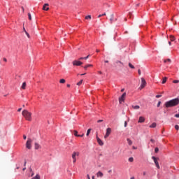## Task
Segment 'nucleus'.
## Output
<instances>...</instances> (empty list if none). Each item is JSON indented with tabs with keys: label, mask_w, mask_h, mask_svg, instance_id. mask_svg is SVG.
<instances>
[{
	"label": "nucleus",
	"mask_w": 179,
	"mask_h": 179,
	"mask_svg": "<svg viewBox=\"0 0 179 179\" xmlns=\"http://www.w3.org/2000/svg\"><path fill=\"white\" fill-rule=\"evenodd\" d=\"M179 104V98H176L168 101L165 103L164 106L166 108H170V107H176Z\"/></svg>",
	"instance_id": "f257e3e1"
},
{
	"label": "nucleus",
	"mask_w": 179,
	"mask_h": 179,
	"mask_svg": "<svg viewBox=\"0 0 179 179\" xmlns=\"http://www.w3.org/2000/svg\"><path fill=\"white\" fill-rule=\"evenodd\" d=\"M22 114L27 121H31V113L29 112V110H24Z\"/></svg>",
	"instance_id": "f03ea898"
},
{
	"label": "nucleus",
	"mask_w": 179,
	"mask_h": 179,
	"mask_svg": "<svg viewBox=\"0 0 179 179\" xmlns=\"http://www.w3.org/2000/svg\"><path fill=\"white\" fill-rule=\"evenodd\" d=\"M31 143H33V140L31 138H28L27 143H26V148L27 149H31Z\"/></svg>",
	"instance_id": "7ed1b4c3"
},
{
	"label": "nucleus",
	"mask_w": 179,
	"mask_h": 179,
	"mask_svg": "<svg viewBox=\"0 0 179 179\" xmlns=\"http://www.w3.org/2000/svg\"><path fill=\"white\" fill-rule=\"evenodd\" d=\"M76 156H79V152H73L72 154L73 163H76Z\"/></svg>",
	"instance_id": "20e7f679"
},
{
	"label": "nucleus",
	"mask_w": 179,
	"mask_h": 179,
	"mask_svg": "<svg viewBox=\"0 0 179 179\" xmlns=\"http://www.w3.org/2000/svg\"><path fill=\"white\" fill-rule=\"evenodd\" d=\"M110 134H111V128L108 127L106 129V132L104 136V138L107 139V138H108V136H110Z\"/></svg>",
	"instance_id": "39448f33"
},
{
	"label": "nucleus",
	"mask_w": 179,
	"mask_h": 179,
	"mask_svg": "<svg viewBox=\"0 0 179 179\" xmlns=\"http://www.w3.org/2000/svg\"><path fill=\"white\" fill-rule=\"evenodd\" d=\"M152 159L154 160L156 167L160 169V165H159V162L157 161L159 159H157L156 157H152Z\"/></svg>",
	"instance_id": "423d86ee"
},
{
	"label": "nucleus",
	"mask_w": 179,
	"mask_h": 179,
	"mask_svg": "<svg viewBox=\"0 0 179 179\" xmlns=\"http://www.w3.org/2000/svg\"><path fill=\"white\" fill-rule=\"evenodd\" d=\"M83 64V62H80V61H78V60H74L73 62V65L76 66H80V65H82Z\"/></svg>",
	"instance_id": "0eeeda50"
},
{
	"label": "nucleus",
	"mask_w": 179,
	"mask_h": 179,
	"mask_svg": "<svg viewBox=\"0 0 179 179\" xmlns=\"http://www.w3.org/2000/svg\"><path fill=\"white\" fill-rule=\"evenodd\" d=\"M73 134L78 138H83V136H85V134H82L81 135L80 134H78V131H76V130L73 131Z\"/></svg>",
	"instance_id": "6e6552de"
},
{
	"label": "nucleus",
	"mask_w": 179,
	"mask_h": 179,
	"mask_svg": "<svg viewBox=\"0 0 179 179\" xmlns=\"http://www.w3.org/2000/svg\"><path fill=\"white\" fill-rule=\"evenodd\" d=\"M145 86H146V80H145V78H141V89H143Z\"/></svg>",
	"instance_id": "1a4fd4ad"
},
{
	"label": "nucleus",
	"mask_w": 179,
	"mask_h": 179,
	"mask_svg": "<svg viewBox=\"0 0 179 179\" xmlns=\"http://www.w3.org/2000/svg\"><path fill=\"white\" fill-rule=\"evenodd\" d=\"M127 96V93H123L121 97L119 99L120 103H122V101H124L125 96Z\"/></svg>",
	"instance_id": "9d476101"
},
{
	"label": "nucleus",
	"mask_w": 179,
	"mask_h": 179,
	"mask_svg": "<svg viewBox=\"0 0 179 179\" xmlns=\"http://www.w3.org/2000/svg\"><path fill=\"white\" fill-rule=\"evenodd\" d=\"M96 141L100 146H103L104 145V143H103V141L99 138V136H96Z\"/></svg>",
	"instance_id": "9b49d317"
},
{
	"label": "nucleus",
	"mask_w": 179,
	"mask_h": 179,
	"mask_svg": "<svg viewBox=\"0 0 179 179\" xmlns=\"http://www.w3.org/2000/svg\"><path fill=\"white\" fill-rule=\"evenodd\" d=\"M48 3H45L43 7V10H49L50 8H48Z\"/></svg>",
	"instance_id": "f8f14e48"
},
{
	"label": "nucleus",
	"mask_w": 179,
	"mask_h": 179,
	"mask_svg": "<svg viewBox=\"0 0 179 179\" xmlns=\"http://www.w3.org/2000/svg\"><path fill=\"white\" fill-rule=\"evenodd\" d=\"M138 122L142 124V122H145V117H140L139 119H138Z\"/></svg>",
	"instance_id": "ddd939ff"
},
{
	"label": "nucleus",
	"mask_w": 179,
	"mask_h": 179,
	"mask_svg": "<svg viewBox=\"0 0 179 179\" xmlns=\"http://www.w3.org/2000/svg\"><path fill=\"white\" fill-rule=\"evenodd\" d=\"M35 149L37 150L38 149H41V145L40 144L35 143Z\"/></svg>",
	"instance_id": "4468645a"
},
{
	"label": "nucleus",
	"mask_w": 179,
	"mask_h": 179,
	"mask_svg": "<svg viewBox=\"0 0 179 179\" xmlns=\"http://www.w3.org/2000/svg\"><path fill=\"white\" fill-rule=\"evenodd\" d=\"M103 176H104V174H103V173L101 171H99L96 173L97 177H101H101H103Z\"/></svg>",
	"instance_id": "2eb2a0df"
},
{
	"label": "nucleus",
	"mask_w": 179,
	"mask_h": 179,
	"mask_svg": "<svg viewBox=\"0 0 179 179\" xmlns=\"http://www.w3.org/2000/svg\"><path fill=\"white\" fill-rule=\"evenodd\" d=\"M131 107L134 110H139V108H141V107L138 105L132 106Z\"/></svg>",
	"instance_id": "dca6fc26"
},
{
	"label": "nucleus",
	"mask_w": 179,
	"mask_h": 179,
	"mask_svg": "<svg viewBox=\"0 0 179 179\" xmlns=\"http://www.w3.org/2000/svg\"><path fill=\"white\" fill-rule=\"evenodd\" d=\"M110 23H113L114 21V14L110 15Z\"/></svg>",
	"instance_id": "f3484780"
},
{
	"label": "nucleus",
	"mask_w": 179,
	"mask_h": 179,
	"mask_svg": "<svg viewBox=\"0 0 179 179\" xmlns=\"http://www.w3.org/2000/svg\"><path fill=\"white\" fill-rule=\"evenodd\" d=\"M169 38H170L171 41H174L176 40V37H174V36H173V35H171L169 36Z\"/></svg>",
	"instance_id": "a211bd4d"
},
{
	"label": "nucleus",
	"mask_w": 179,
	"mask_h": 179,
	"mask_svg": "<svg viewBox=\"0 0 179 179\" xmlns=\"http://www.w3.org/2000/svg\"><path fill=\"white\" fill-rule=\"evenodd\" d=\"M164 64H166V63H169V64H171V59H164Z\"/></svg>",
	"instance_id": "6ab92c4d"
},
{
	"label": "nucleus",
	"mask_w": 179,
	"mask_h": 179,
	"mask_svg": "<svg viewBox=\"0 0 179 179\" xmlns=\"http://www.w3.org/2000/svg\"><path fill=\"white\" fill-rule=\"evenodd\" d=\"M21 88L23 89V90H26V82L22 83Z\"/></svg>",
	"instance_id": "aec40b11"
},
{
	"label": "nucleus",
	"mask_w": 179,
	"mask_h": 179,
	"mask_svg": "<svg viewBox=\"0 0 179 179\" xmlns=\"http://www.w3.org/2000/svg\"><path fill=\"white\" fill-rule=\"evenodd\" d=\"M166 82H167V77L163 78L162 85H164V83H166Z\"/></svg>",
	"instance_id": "412c9836"
},
{
	"label": "nucleus",
	"mask_w": 179,
	"mask_h": 179,
	"mask_svg": "<svg viewBox=\"0 0 179 179\" xmlns=\"http://www.w3.org/2000/svg\"><path fill=\"white\" fill-rule=\"evenodd\" d=\"M127 141L128 144L129 145V146H131L132 145V141H131V139H129V138H127Z\"/></svg>",
	"instance_id": "4be33fe9"
},
{
	"label": "nucleus",
	"mask_w": 179,
	"mask_h": 179,
	"mask_svg": "<svg viewBox=\"0 0 179 179\" xmlns=\"http://www.w3.org/2000/svg\"><path fill=\"white\" fill-rule=\"evenodd\" d=\"M90 66H93V65L92 64L86 65L85 66H84V69H87L88 68H90Z\"/></svg>",
	"instance_id": "5701e85b"
},
{
	"label": "nucleus",
	"mask_w": 179,
	"mask_h": 179,
	"mask_svg": "<svg viewBox=\"0 0 179 179\" xmlns=\"http://www.w3.org/2000/svg\"><path fill=\"white\" fill-rule=\"evenodd\" d=\"M129 68H131V69H135V66L134 65H132V64L129 63Z\"/></svg>",
	"instance_id": "b1692460"
},
{
	"label": "nucleus",
	"mask_w": 179,
	"mask_h": 179,
	"mask_svg": "<svg viewBox=\"0 0 179 179\" xmlns=\"http://www.w3.org/2000/svg\"><path fill=\"white\" fill-rule=\"evenodd\" d=\"M150 128H156V123H152L150 126Z\"/></svg>",
	"instance_id": "393cba45"
},
{
	"label": "nucleus",
	"mask_w": 179,
	"mask_h": 179,
	"mask_svg": "<svg viewBox=\"0 0 179 179\" xmlns=\"http://www.w3.org/2000/svg\"><path fill=\"white\" fill-rule=\"evenodd\" d=\"M92 131V129H88L87 131V136H89V135L90 134V131Z\"/></svg>",
	"instance_id": "a878e982"
},
{
	"label": "nucleus",
	"mask_w": 179,
	"mask_h": 179,
	"mask_svg": "<svg viewBox=\"0 0 179 179\" xmlns=\"http://www.w3.org/2000/svg\"><path fill=\"white\" fill-rule=\"evenodd\" d=\"M31 179H40V175L37 174L35 177L32 178Z\"/></svg>",
	"instance_id": "bb28decb"
},
{
	"label": "nucleus",
	"mask_w": 179,
	"mask_h": 179,
	"mask_svg": "<svg viewBox=\"0 0 179 179\" xmlns=\"http://www.w3.org/2000/svg\"><path fill=\"white\" fill-rule=\"evenodd\" d=\"M85 19L91 20H92V15H87V16H86V17H85Z\"/></svg>",
	"instance_id": "cd10ccee"
},
{
	"label": "nucleus",
	"mask_w": 179,
	"mask_h": 179,
	"mask_svg": "<svg viewBox=\"0 0 179 179\" xmlns=\"http://www.w3.org/2000/svg\"><path fill=\"white\" fill-rule=\"evenodd\" d=\"M90 55H87L85 57H80L79 59L82 60V59H87L89 58Z\"/></svg>",
	"instance_id": "c85d7f7f"
},
{
	"label": "nucleus",
	"mask_w": 179,
	"mask_h": 179,
	"mask_svg": "<svg viewBox=\"0 0 179 179\" xmlns=\"http://www.w3.org/2000/svg\"><path fill=\"white\" fill-rule=\"evenodd\" d=\"M83 82V80H81L80 82H78V83H77V85H78V86H80V85H82Z\"/></svg>",
	"instance_id": "c756f323"
},
{
	"label": "nucleus",
	"mask_w": 179,
	"mask_h": 179,
	"mask_svg": "<svg viewBox=\"0 0 179 179\" xmlns=\"http://www.w3.org/2000/svg\"><path fill=\"white\" fill-rule=\"evenodd\" d=\"M129 162H130V163H132V162H134V157H129Z\"/></svg>",
	"instance_id": "7c9ffc66"
},
{
	"label": "nucleus",
	"mask_w": 179,
	"mask_h": 179,
	"mask_svg": "<svg viewBox=\"0 0 179 179\" xmlns=\"http://www.w3.org/2000/svg\"><path fill=\"white\" fill-rule=\"evenodd\" d=\"M28 17L29 20H31V14L30 13H28Z\"/></svg>",
	"instance_id": "2f4dec72"
},
{
	"label": "nucleus",
	"mask_w": 179,
	"mask_h": 179,
	"mask_svg": "<svg viewBox=\"0 0 179 179\" xmlns=\"http://www.w3.org/2000/svg\"><path fill=\"white\" fill-rule=\"evenodd\" d=\"M59 83H65V79H61V80H59Z\"/></svg>",
	"instance_id": "473e14b6"
},
{
	"label": "nucleus",
	"mask_w": 179,
	"mask_h": 179,
	"mask_svg": "<svg viewBox=\"0 0 179 179\" xmlns=\"http://www.w3.org/2000/svg\"><path fill=\"white\" fill-rule=\"evenodd\" d=\"M175 129H176V131H178V129H179V126H178V124H176V125H175Z\"/></svg>",
	"instance_id": "72a5a7b5"
},
{
	"label": "nucleus",
	"mask_w": 179,
	"mask_h": 179,
	"mask_svg": "<svg viewBox=\"0 0 179 179\" xmlns=\"http://www.w3.org/2000/svg\"><path fill=\"white\" fill-rule=\"evenodd\" d=\"M106 13H104L102 14V15H98V17L100 18V17H101V16H106Z\"/></svg>",
	"instance_id": "f704fd0d"
},
{
	"label": "nucleus",
	"mask_w": 179,
	"mask_h": 179,
	"mask_svg": "<svg viewBox=\"0 0 179 179\" xmlns=\"http://www.w3.org/2000/svg\"><path fill=\"white\" fill-rule=\"evenodd\" d=\"M155 153H157L159 152V148H155Z\"/></svg>",
	"instance_id": "c9c22d12"
},
{
	"label": "nucleus",
	"mask_w": 179,
	"mask_h": 179,
	"mask_svg": "<svg viewBox=\"0 0 179 179\" xmlns=\"http://www.w3.org/2000/svg\"><path fill=\"white\" fill-rule=\"evenodd\" d=\"M25 34H27L28 38H30V34H29L27 31H25Z\"/></svg>",
	"instance_id": "e433bc0d"
},
{
	"label": "nucleus",
	"mask_w": 179,
	"mask_h": 179,
	"mask_svg": "<svg viewBox=\"0 0 179 179\" xmlns=\"http://www.w3.org/2000/svg\"><path fill=\"white\" fill-rule=\"evenodd\" d=\"M160 104H162V101H159L157 105V107H160Z\"/></svg>",
	"instance_id": "4c0bfd02"
},
{
	"label": "nucleus",
	"mask_w": 179,
	"mask_h": 179,
	"mask_svg": "<svg viewBox=\"0 0 179 179\" xmlns=\"http://www.w3.org/2000/svg\"><path fill=\"white\" fill-rule=\"evenodd\" d=\"M173 82V83H179V80H175Z\"/></svg>",
	"instance_id": "58836bf2"
},
{
	"label": "nucleus",
	"mask_w": 179,
	"mask_h": 179,
	"mask_svg": "<svg viewBox=\"0 0 179 179\" xmlns=\"http://www.w3.org/2000/svg\"><path fill=\"white\" fill-rule=\"evenodd\" d=\"M160 97H162V95H156L157 99H160Z\"/></svg>",
	"instance_id": "ea45409f"
},
{
	"label": "nucleus",
	"mask_w": 179,
	"mask_h": 179,
	"mask_svg": "<svg viewBox=\"0 0 179 179\" xmlns=\"http://www.w3.org/2000/svg\"><path fill=\"white\" fill-rule=\"evenodd\" d=\"M127 125H128V124L127 123V121L124 122V127L127 128Z\"/></svg>",
	"instance_id": "a19ab883"
},
{
	"label": "nucleus",
	"mask_w": 179,
	"mask_h": 179,
	"mask_svg": "<svg viewBox=\"0 0 179 179\" xmlns=\"http://www.w3.org/2000/svg\"><path fill=\"white\" fill-rule=\"evenodd\" d=\"M175 117H176V118H179V114H176V115H175Z\"/></svg>",
	"instance_id": "79ce46f5"
},
{
	"label": "nucleus",
	"mask_w": 179,
	"mask_h": 179,
	"mask_svg": "<svg viewBox=\"0 0 179 179\" xmlns=\"http://www.w3.org/2000/svg\"><path fill=\"white\" fill-rule=\"evenodd\" d=\"M97 122H98V123L103 122V120H99L97 121Z\"/></svg>",
	"instance_id": "37998d69"
},
{
	"label": "nucleus",
	"mask_w": 179,
	"mask_h": 179,
	"mask_svg": "<svg viewBox=\"0 0 179 179\" xmlns=\"http://www.w3.org/2000/svg\"><path fill=\"white\" fill-rule=\"evenodd\" d=\"M17 111L18 113H20L22 111V108H18Z\"/></svg>",
	"instance_id": "c03bdc74"
},
{
	"label": "nucleus",
	"mask_w": 179,
	"mask_h": 179,
	"mask_svg": "<svg viewBox=\"0 0 179 179\" xmlns=\"http://www.w3.org/2000/svg\"><path fill=\"white\" fill-rule=\"evenodd\" d=\"M23 138H24V140H26V139L27 138V137L26 136V135H24V136H23Z\"/></svg>",
	"instance_id": "a18cd8bd"
},
{
	"label": "nucleus",
	"mask_w": 179,
	"mask_h": 179,
	"mask_svg": "<svg viewBox=\"0 0 179 179\" xmlns=\"http://www.w3.org/2000/svg\"><path fill=\"white\" fill-rule=\"evenodd\" d=\"M138 75H141V69L138 70Z\"/></svg>",
	"instance_id": "49530a36"
},
{
	"label": "nucleus",
	"mask_w": 179,
	"mask_h": 179,
	"mask_svg": "<svg viewBox=\"0 0 179 179\" xmlns=\"http://www.w3.org/2000/svg\"><path fill=\"white\" fill-rule=\"evenodd\" d=\"M150 142H152V143H155V140L154 139H151Z\"/></svg>",
	"instance_id": "de8ad7c7"
},
{
	"label": "nucleus",
	"mask_w": 179,
	"mask_h": 179,
	"mask_svg": "<svg viewBox=\"0 0 179 179\" xmlns=\"http://www.w3.org/2000/svg\"><path fill=\"white\" fill-rule=\"evenodd\" d=\"M3 61H4V62H8V60L6 59V58H3Z\"/></svg>",
	"instance_id": "09e8293b"
},
{
	"label": "nucleus",
	"mask_w": 179,
	"mask_h": 179,
	"mask_svg": "<svg viewBox=\"0 0 179 179\" xmlns=\"http://www.w3.org/2000/svg\"><path fill=\"white\" fill-rule=\"evenodd\" d=\"M143 176H146V171L143 172Z\"/></svg>",
	"instance_id": "8fccbe9b"
},
{
	"label": "nucleus",
	"mask_w": 179,
	"mask_h": 179,
	"mask_svg": "<svg viewBox=\"0 0 179 179\" xmlns=\"http://www.w3.org/2000/svg\"><path fill=\"white\" fill-rule=\"evenodd\" d=\"M117 64H122V62H121V61H117Z\"/></svg>",
	"instance_id": "3c124183"
},
{
	"label": "nucleus",
	"mask_w": 179,
	"mask_h": 179,
	"mask_svg": "<svg viewBox=\"0 0 179 179\" xmlns=\"http://www.w3.org/2000/svg\"><path fill=\"white\" fill-rule=\"evenodd\" d=\"M133 149L136 150V149H138V148L133 146Z\"/></svg>",
	"instance_id": "603ef678"
},
{
	"label": "nucleus",
	"mask_w": 179,
	"mask_h": 179,
	"mask_svg": "<svg viewBox=\"0 0 179 179\" xmlns=\"http://www.w3.org/2000/svg\"><path fill=\"white\" fill-rule=\"evenodd\" d=\"M87 177L88 179H90V176L87 175Z\"/></svg>",
	"instance_id": "864d4df0"
},
{
	"label": "nucleus",
	"mask_w": 179,
	"mask_h": 179,
	"mask_svg": "<svg viewBox=\"0 0 179 179\" xmlns=\"http://www.w3.org/2000/svg\"><path fill=\"white\" fill-rule=\"evenodd\" d=\"M67 87H71V85L67 84Z\"/></svg>",
	"instance_id": "5fc2aeb1"
},
{
	"label": "nucleus",
	"mask_w": 179,
	"mask_h": 179,
	"mask_svg": "<svg viewBox=\"0 0 179 179\" xmlns=\"http://www.w3.org/2000/svg\"><path fill=\"white\" fill-rule=\"evenodd\" d=\"M22 12H24V8L22 7Z\"/></svg>",
	"instance_id": "6e6d98bb"
},
{
	"label": "nucleus",
	"mask_w": 179,
	"mask_h": 179,
	"mask_svg": "<svg viewBox=\"0 0 179 179\" xmlns=\"http://www.w3.org/2000/svg\"><path fill=\"white\" fill-rule=\"evenodd\" d=\"M106 64H108V60L105 61Z\"/></svg>",
	"instance_id": "4d7b16f0"
},
{
	"label": "nucleus",
	"mask_w": 179,
	"mask_h": 179,
	"mask_svg": "<svg viewBox=\"0 0 179 179\" xmlns=\"http://www.w3.org/2000/svg\"><path fill=\"white\" fill-rule=\"evenodd\" d=\"M169 45H171V42L169 41Z\"/></svg>",
	"instance_id": "13d9d810"
},
{
	"label": "nucleus",
	"mask_w": 179,
	"mask_h": 179,
	"mask_svg": "<svg viewBox=\"0 0 179 179\" xmlns=\"http://www.w3.org/2000/svg\"><path fill=\"white\" fill-rule=\"evenodd\" d=\"M24 33H26V29L23 28Z\"/></svg>",
	"instance_id": "bf43d9fd"
},
{
	"label": "nucleus",
	"mask_w": 179,
	"mask_h": 179,
	"mask_svg": "<svg viewBox=\"0 0 179 179\" xmlns=\"http://www.w3.org/2000/svg\"><path fill=\"white\" fill-rule=\"evenodd\" d=\"M97 52H100V50H96Z\"/></svg>",
	"instance_id": "052dcab7"
},
{
	"label": "nucleus",
	"mask_w": 179,
	"mask_h": 179,
	"mask_svg": "<svg viewBox=\"0 0 179 179\" xmlns=\"http://www.w3.org/2000/svg\"><path fill=\"white\" fill-rule=\"evenodd\" d=\"M124 89H122V90H121V92H124Z\"/></svg>",
	"instance_id": "680f3d73"
},
{
	"label": "nucleus",
	"mask_w": 179,
	"mask_h": 179,
	"mask_svg": "<svg viewBox=\"0 0 179 179\" xmlns=\"http://www.w3.org/2000/svg\"><path fill=\"white\" fill-rule=\"evenodd\" d=\"M22 170H23V171H24L26 170V168H24Z\"/></svg>",
	"instance_id": "e2e57ef3"
},
{
	"label": "nucleus",
	"mask_w": 179,
	"mask_h": 179,
	"mask_svg": "<svg viewBox=\"0 0 179 179\" xmlns=\"http://www.w3.org/2000/svg\"><path fill=\"white\" fill-rule=\"evenodd\" d=\"M99 73H100L101 75L102 73H101V71H99Z\"/></svg>",
	"instance_id": "0e129e2a"
},
{
	"label": "nucleus",
	"mask_w": 179,
	"mask_h": 179,
	"mask_svg": "<svg viewBox=\"0 0 179 179\" xmlns=\"http://www.w3.org/2000/svg\"><path fill=\"white\" fill-rule=\"evenodd\" d=\"M108 173H111V170H109V171H108Z\"/></svg>",
	"instance_id": "69168bd1"
},
{
	"label": "nucleus",
	"mask_w": 179,
	"mask_h": 179,
	"mask_svg": "<svg viewBox=\"0 0 179 179\" xmlns=\"http://www.w3.org/2000/svg\"><path fill=\"white\" fill-rule=\"evenodd\" d=\"M92 179H94V176H92Z\"/></svg>",
	"instance_id": "338daca9"
},
{
	"label": "nucleus",
	"mask_w": 179,
	"mask_h": 179,
	"mask_svg": "<svg viewBox=\"0 0 179 179\" xmlns=\"http://www.w3.org/2000/svg\"><path fill=\"white\" fill-rule=\"evenodd\" d=\"M134 178L133 177V178H131V179H134Z\"/></svg>",
	"instance_id": "774afa93"
}]
</instances>
